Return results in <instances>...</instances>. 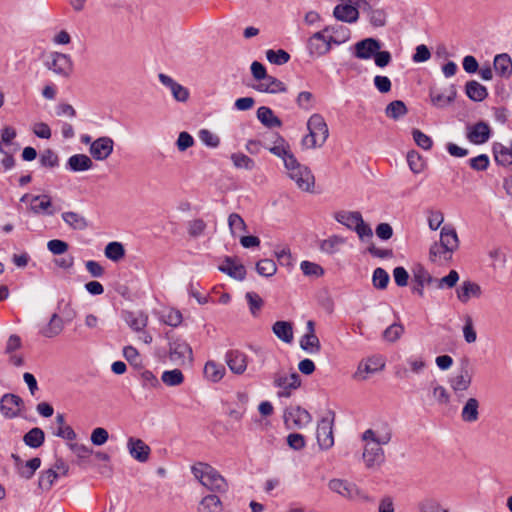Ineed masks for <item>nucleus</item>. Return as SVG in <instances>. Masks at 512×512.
I'll use <instances>...</instances> for the list:
<instances>
[{
  "label": "nucleus",
  "mask_w": 512,
  "mask_h": 512,
  "mask_svg": "<svg viewBox=\"0 0 512 512\" xmlns=\"http://www.w3.org/2000/svg\"><path fill=\"white\" fill-rule=\"evenodd\" d=\"M493 153L495 161L503 166L512 164V153L501 143H494Z\"/></svg>",
  "instance_id": "nucleus-43"
},
{
  "label": "nucleus",
  "mask_w": 512,
  "mask_h": 512,
  "mask_svg": "<svg viewBox=\"0 0 512 512\" xmlns=\"http://www.w3.org/2000/svg\"><path fill=\"white\" fill-rule=\"evenodd\" d=\"M204 376L211 382H219L225 375L226 369L222 364L208 361L203 370Z\"/></svg>",
  "instance_id": "nucleus-35"
},
{
  "label": "nucleus",
  "mask_w": 512,
  "mask_h": 512,
  "mask_svg": "<svg viewBox=\"0 0 512 512\" xmlns=\"http://www.w3.org/2000/svg\"><path fill=\"white\" fill-rule=\"evenodd\" d=\"M457 95V90L455 85L451 84L443 89H439L437 87H432L430 89V98L431 102L434 106L439 108H444L451 104Z\"/></svg>",
  "instance_id": "nucleus-13"
},
{
  "label": "nucleus",
  "mask_w": 512,
  "mask_h": 512,
  "mask_svg": "<svg viewBox=\"0 0 512 512\" xmlns=\"http://www.w3.org/2000/svg\"><path fill=\"white\" fill-rule=\"evenodd\" d=\"M105 256L112 261H119L125 256V249L122 243L113 241L106 245Z\"/></svg>",
  "instance_id": "nucleus-44"
},
{
  "label": "nucleus",
  "mask_w": 512,
  "mask_h": 512,
  "mask_svg": "<svg viewBox=\"0 0 512 512\" xmlns=\"http://www.w3.org/2000/svg\"><path fill=\"white\" fill-rule=\"evenodd\" d=\"M231 161L235 168L253 170L255 168V161L243 153H233L231 155Z\"/></svg>",
  "instance_id": "nucleus-48"
},
{
  "label": "nucleus",
  "mask_w": 512,
  "mask_h": 512,
  "mask_svg": "<svg viewBox=\"0 0 512 512\" xmlns=\"http://www.w3.org/2000/svg\"><path fill=\"white\" fill-rule=\"evenodd\" d=\"M418 510L420 512H449L437 499L430 497L424 498L418 503Z\"/></svg>",
  "instance_id": "nucleus-46"
},
{
  "label": "nucleus",
  "mask_w": 512,
  "mask_h": 512,
  "mask_svg": "<svg viewBox=\"0 0 512 512\" xmlns=\"http://www.w3.org/2000/svg\"><path fill=\"white\" fill-rule=\"evenodd\" d=\"M414 286L412 291L420 297L424 296L425 286H435V278L423 267H418L413 273Z\"/></svg>",
  "instance_id": "nucleus-20"
},
{
  "label": "nucleus",
  "mask_w": 512,
  "mask_h": 512,
  "mask_svg": "<svg viewBox=\"0 0 512 512\" xmlns=\"http://www.w3.org/2000/svg\"><path fill=\"white\" fill-rule=\"evenodd\" d=\"M362 440L366 442L362 454L367 469L380 467L385 461V452L382 445H387L392 439V431L388 424L381 429H367L362 434Z\"/></svg>",
  "instance_id": "nucleus-2"
},
{
  "label": "nucleus",
  "mask_w": 512,
  "mask_h": 512,
  "mask_svg": "<svg viewBox=\"0 0 512 512\" xmlns=\"http://www.w3.org/2000/svg\"><path fill=\"white\" fill-rule=\"evenodd\" d=\"M301 271L306 276L320 277L324 274V269L317 263L310 261H302L300 264Z\"/></svg>",
  "instance_id": "nucleus-57"
},
{
  "label": "nucleus",
  "mask_w": 512,
  "mask_h": 512,
  "mask_svg": "<svg viewBox=\"0 0 512 512\" xmlns=\"http://www.w3.org/2000/svg\"><path fill=\"white\" fill-rule=\"evenodd\" d=\"M198 136L207 147L216 148L220 144V138L208 129H201Z\"/></svg>",
  "instance_id": "nucleus-59"
},
{
  "label": "nucleus",
  "mask_w": 512,
  "mask_h": 512,
  "mask_svg": "<svg viewBox=\"0 0 512 512\" xmlns=\"http://www.w3.org/2000/svg\"><path fill=\"white\" fill-rule=\"evenodd\" d=\"M24 443L31 448H39L45 441V434L41 428L35 427L23 436Z\"/></svg>",
  "instance_id": "nucleus-41"
},
{
  "label": "nucleus",
  "mask_w": 512,
  "mask_h": 512,
  "mask_svg": "<svg viewBox=\"0 0 512 512\" xmlns=\"http://www.w3.org/2000/svg\"><path fill=\"white\" fill-rule=\"evenodd\" d=\"M222 510V502L215 494L203 497L198 505V512H222Z\"/></svg>",
  "instance_id": "nucleus-34"
},
{
  "label": "nucleus",
  "mask_w": 512,
  "mask_h": 512,
  "mask_svg": "<svg viewBox=\"0 0 512 512\" xmlns=\"http://www.w3.org/2000/svg\"><path fill=\"white\" fill-rule=\"evenodd\" d=\"M64 329V321L63 319L57 314L54 313L48 324L45 325L41 330L40 333L42 336L46 338H54L58 336Z\"/></svg>",
  "instance_id": "nucleus-28"
},
{
  "label": "nucleus",
  "mask_w": 512,
  "mask_h": 512,
  "mask_svg": "<svg viewBox=\"0 0 512 512\" xmlns=\"http://www.w3.org/2000/svg\"><path fill=\"white\" fill-rule=\"evenodd\" d=\"M317 442L321 449L328 450L334 445L333 420L323 418L317 427Z\"/></svg>",
  "instance_id": "nucleus-14"
},
{
  "label": "nucleus",
  "mask_w": 512,
  "mask_h": 512,
  "mask_svg": "<svg viewBox=\"0 0 512 512\" xmlns=\"http://www.w3.org/2000/svg\"><path fill=\"white\" fill-rule=\"evenodd\" d=\"M452 255L439 242L433 243L429 250V259L434 263L448 262L452 259Z\"/></svg>",
  "instance_id": "nucleus-39"
},
{
  "label": "nucleus",
  "mask_w": 512,
  "mask_h": 512,
  "mask_svg": "<svg viewBox=\"0 0 512 512\" xmlns=\"http://www.w3.org/2000/svg\"><path fill=\"white\" fill-rule=\"evenodd\" d=\"M51 206V199L47 195L34 196L32 198L31 210L34 213L46 211Z\"/></svg>",
  "instance_id": "nucleus-60"
},
{
  "label": "nucleus",
  "mask_w": 512,
  "mask_h": 512,
  "mask_svg": "<svg viewBox=\"0 0 512 512\" xmlns=\"http://www.w3.org/2000/svg\"><path fill=\"white\" fill-rule=\"evenodd\" d=\"M361 217V213L357 211H338L334 214V218L338 223L352 230Z\"/></svg>",
  "instance_id": "nucleus-38"
},
{
  "label": "nucleus",
  "mask_w": 512,
  "mask_h": 512,
  "mask_svg": "<svg viewBox=\"0 0 512 512\" xmlns=\"http://www.w3.org/2000/svg\"><path fill=\"white\" fill-rule=\"evenodd\" d=\"M407 162L409 165L410 170L414 174H419L424 170V161L421 157V155L416 151H410L407 154Z\"/></svg>",
  "instance_id": "nucleus-52"
},
{
  "label": "nucleus",
  "mask_w": 512,
  "mask_h": 512,
  "mask_svg": "<svg viewBox=\"0 0 512 512\" xmlns=\"http://www.w3.org/2000/svg\"><path fill=\"white\" fill-rule=\"evenodd\" d=\"M407 112V107L401 100H394L390 102L385 109L387 117L393 120H398L399 118L405 116Z\"/></svg>",
  "instance_id": "nucleus-42"
},
{
  "label": "nucleus",
  "mask_w": 512,
  "mask_h": 512,
  "mask_svg": "<svg viewBox=\"0 0 512 512\" xmlns=\"http://www.w3.org/2000/svg\"><path fill=\"white\" fill-rule=\"evenodd\" d=\"M309 133L303 137L302 146L306 149L321 147L329 136L328 126L320 114H313L307 122Z\"/></svg>",
  "instance_id": "nucleus-3"
},
{
  "label": "nucleus",
  "mask_w": 512,
  "mask_h": 512,
  "mask_svg": "<svg viewBox=\"0 0 512 512\" xmlns=\"http://www.w3.org/2000/svg\"><path fill=\"white\" fill-rule=\"evenodd\" d=\"M479 402L476 398H469L461 411V418L464 422L473 423L479 418Z\"/></svg>",
  "instance_id": "nucleus-33"
},
{
  "label": "nucleus",
  "mask_w": 512,
  "mask_h": 512,
  "mask_svg": "<svg viewBox=\"0 0 512 512\" xmlns=\"http://www.w3.org/2000/svg\"><path fill=\"white\" fill-rule=\"evenodd\" d=\"M63 221L74 230H84L88 226L86 218L77 212L68 211L62 213Z\"/></svg>",
  "instance_id": "nucleus-37"
},
{
  "label": "nucleus",
  "mask_w": 512,
  "mask_h": 512,
  "mask_svg": "<svg viewBox=\"0 0 512 512\" xmlns=\"http://www.w3.org/2000/svg\"><path fill=\"white\" fill-rule=\"evenodd\" d=\"M194 478L211 492H225L226 480L211 465L203 462L194 464Z\"/></svg>",
  "instance_id": "nucleus-4"
},
{
  "label": "nucleus",
  "mask_w": 512,
  "mask_h": 512,
  "mask_svg": "<svg viewBox=\"0 0 512 512\" xmlns=\"http://www.w3.org/2000/svg\"><path fill=\"white\" fill-rule=\"evenodd\" d=\"M257 91L263 93H280L286 91L285 84L278 80L277 78L268 75L264 80H262L258 85L254 87Z\"/></svg>",
  "instance_id": "nucleus-26"
},
{
  "label": "nucleus",
  "mask_w": 512,
  "mask_h": 512,
  "mask_svg": "<svg viewBox=\"0 0 512 512\" xmlns=\"http://www.w3.org/2000/svg\"><path fill=\"white\" fill-rule=\"evenodd\" d=\"M385 363L380 357H370L366 360H362L352 378L357 381H365L369 374H374L378 371L383 370Z\"/></svg>",
  "instance_id": "nucleus-10"
},
{
  "label": "nucleus",
  "mask_w": 512,
  "mask_h": 512,
  "mask_svg": "<svg viewBox=\"0 0 512 512\" xmlns=\"http://www.w3.org/2000/svg\"><path fill=\"white\" fill-rule=\"evenodd\" d=\"M413 139L415 143L424 150H430L433 145L432 139L418 129L412 131Z\"/></svg>",
  "instance_id": "nucleus-63"
},
{
  "label": "nucleus",
  "mask_w": 512,
  "mask_h": 512,
  "mask_svg": "<svg viewBox=\"0 0 512 512\" xmlns=\"http://www.w3.org/2000/svg\"><path fill=\"white\" fill-rule=\"evenodd\" d=\"M93 167L92 159L86 154H75L69 157L67 168L72 172H82Z\"/></svg>",
  "instance_id": "nucleus-25"
},
{
  "label": "nucleus",
  "mask_w": 512,
  "mask_h": 512,
  "mask_svg": "<svg viewBox=\"0 0 512 512\" xmlns=\"http://www.w3.org/2000/svg\"><path fill=\"white\" fill-rule=\"evenodd\" d=\"M465 92L467 97L475 102H481L488 96L486 87L475 80L466 83Z\"/></svg>",
  "instance_id": "nucleus-29"
},
{
  "label": "nucleus",
  "mask_w": 512,
  "mask_h": 512,
  "mask_svg": "<svg viewBox=\"0 0 512 512\" xmlns=\"http://www.w3.org/2000/svg\"><path fill=\"white\" fill-rule=\"evenodd\" d=\"M228 225L232 234H236L237 232H245L247 229L245 221L237 213H231L229 215Z\"/></svg>",
  "instance_id": "nucleus-56"
},
{
  "label": "nucleus",
  "mask_w": 512,
  "mask_h": 512,
  "mask_svg": "<svg viewBox=\"0 0 512 512\" xmlns=\"http://www.w3.org/2000/svg\"><path fill=\"white\" fill-rule=\"evenodd\" d=\"M439 243L453 254L459 247V239L456 230L448 225L442 227Z\"/></svg>",
  "instance_id": "nucleus-23"
},
{
  "label": "nucleus",
  "mask_w": 512,
  "mask_h": 512,
  "mask_svg": "<svg viewBox=\"0 0 512 512\" xmlns=\"http://www.w3.org/2000/svg\"><path fill=\"white\" fill-rule=\"evenodd\" d=\"M57 478L58 473L55 469H48L44 471L41 473L38 480L39 488L42 490H49Z\"/></svg>",
  "instance_id": "nucleus-53"
},
{
  "label": "nucleus",
  "mask_w": 512,
  "mask_h": 512,
  "mask_svg": "<svg viewBox=\"0 0 512 512\" xmlns=\"http://www.w3.org/2000/svg\"><path fill=\"white\" fill-rule=\"evenodd\" d=\"M24 401L16 394L7 393L0 399V411L5 418L13 419L20 415Z\"/></svg>",
  "instance_id": "nucleus-8"
},
{
  "label": "nucleus",
  "mask_w": 512,
  "mask_h": 512,
  "mask_svg": "<svg viewBox=\"0 0 512 512\" xmlns=\"http://www.w3.org/2000/svg\"><path fill=\"white\" fill-rule=\"evenodd\" d=\"M41 459L38 457L32 458L24 463V468L21 471V477L30 479L33 477L35 471L40 467Z\"/></svg>",
  "instance_id": "nucleus-64"
},
{
  "label": "nucleus",
  "mask_w": 512,
  "mask_h": 512,
  "mask_svg": "<svg viewBox=\"0 0 512 512\" xmlns=\"http://www.w3.org/2000/svg\"><path fill=\"white\" fill-rule=\"evenodd\" d=\"M459 280V274L456 270H451L448 275L442 278H435V287L438 289H451L456 286Z\"/></svg>",
  "instance_id": "nucleus-49"
},
{
  "label": "nucleus",
  "mask_w": 512,
  "mask_h": 512,
  "mask_svg": "<svg viewBox=\"0 0 512 512\" xmlns=\"http://www.w3.org/2000/svg\"><path fill=\"white\" fill-rule=\"evenodd\" d=\"M219 270L229 277L242 281L246 277V268L241 263H237L234 259L226 257L223 264L219 266Z\"/></svg>",
  "instance_id": "nucleus-22"
},
{
  "label": "nucleus",
  "mask_w": 512,
  "mask_h": 512,
  "mask_svg": "<svg viewBox=\"0 0 512 512\" xmlns=\"http://www.w3.org/2000/svg\"><path fill=\"white\" fill-rule=\"evenodd\" d=\"M162 320L169 326L177 327L182 322V314L178 310L169 309L163 312Z\"/></svg>",
  "instance_id": "nucleus-61"
},
{
  "label": "nucleus",
  "mask_w": 512,
  "mask_h": 512,
  "mask_svg": "<svg viewBox=\"0 0 512 512\" xmlns=\"http://www.w3.org/2000/svg\"><path fill=\"white\" fill-rule=\"evenodd\" d=\"M361 10L367 15L372 26L383 27L386 24L387 14L384 9L374 8L369 2H367L363 5Z\"/></svg>",
  "instance_id": "nucleus-24"
},
{
  "label": "nucleus",
  "mask_w": 512,
  "mask_h": 512,
  "mask_svg": "<svg viewBox=\"0 0 512 512\" xmlns=\"http://www.w3.org/2000/svg\"><path fill=\"white\" fill-rule=\"evenodd\" d=\"M344 242L345 240L341 236L333 235L321 242L320 249L324 253L334 254Z\"/></svg>",
  "instance_id": "nucleus-47"
},
{
  "label": "nucleus",
  "mask_w": 512,
  "mask_h": 512,
  "mask_svg": "<svg viewBox=\"0 0 512 512\" xmlns=\"http://www.w3.org/2000/svg\"><path fill=\"white\" fill-rule=\"evenodd\" d=\"M472 377L466 368H462L460 373L450 380V386L455 393L466 391L471 385Z\"/></svg>",
  "instance_id": "nucleus-31"
},
{
  "label": "nucleus",
  "mask_w": 512,
  "mask_h": 512,
  "mask_svg": "<svg viewBox=\"0 0 512 512\" xmlns=\"http://www.w3.org/2000/svg\"><path fill=\"white\" fill-rule=\"evenodd\" d=\"M161 380L166 386H179L184 381V375L179 369L167 370L162 373Z\"/></svg>",
  "instance_id": "nucleus-45"
},
{
  "label": "nucleus",
  "mask_w": 512,
  "mask_h": 512,
  "mask_svg": "<svg viewBox=\"0 0 512 512\" xmlns=\"http://www.w3.org/2000/svg\"><path fill=\"white\" fill-rule=\"evenodd\" d=\"M256 271L259 275L264 277H271L277 271L275 262L271 259H262L256 264Z\"/></svg>",
  "instance_id": "nucleus-51"
},
{
  "label": "nucleus",
  "mask_w": 512,
  "mask_h": 512,
  "mask_svg": "<svg viewBox=\"0 0 512 512\" xmlns=\"http://www.w3.org/2000/svg\"><path fill=\"white\" fill-rule=\"evenodd\" d=\"M266 58L272 64L283 65L290 60V55L283 49H279L276 51L269 49L266 51Z\"/></svg>",
  "instance_id": "nucleus-50"
},
{
  "label": "nucleus",
  "mask_w": 512,
  "mask_h": 512,
  "mask_svg": "<svg viewBox=\"0 0 512 512\" xmlns=\"http://www.w3.org/2000/svg\"><path fill=\"white\" fill-rule=\"evenodd\" d=\"M114 141L108 136L99 137L94 140L89 148L91 157L97 161L106 160L113 152Z\"/></svg>",
  "instance_id": "nucleus-11"
},
{
  "label": "nucleus",
  "mask_w": 512,
  "mask_h": 512,
  "mask_svg": "<svg viewBox=\"0 0 512 512\" xmlns=\"http://www.w3.org/2000/svg\"><path fill=\"white\" fill-rule=\"evenodd\" d=\"M225 361L229 369L235 374H243L247 368V356L239 350L228 351Z\"/></svg>",
  "instance_id": "nucleus-21"
},
{
  "label": "nucleus",
  "mask_w": 512,
  "mask_h": 512,
  "mask_svg": "<svg viewBox=\"0 0 512 512\" xmlns=\"http://www.w3.org/2000/svg\"><path fill=\"white\" fill-rule=\"evenodd\" d=\"M273 384L279 389L277 392L278 397L288 398L294 390L300 387L301 379L296 372H292L289 375L278 372L273 377Z\"/></svg>",
  "instance_id": "nucleus-6"
},
{
  "label": "nucleus",
  "mask_w": 512,
  "mask_h": 512,
  "mask_svg": "<svg viewBox=\"0 0 512 512\" xmlns=\"http://www.w3.org/2000/svg\"><path fill=\"white\" fill-rule=\"evenodd\" d=\"M359 7L341 2L333 10V16L341 22L355 23L359 18Z\"/></svg>",
  "instance_id": "nucleus-18"
},
{
  "label": "nucleus",
  "mask_w": 512,
  "mask_h": 512,
  "mask_svg": "<svg viewBox=\"0 0 512 512\" xmlns=\"http://www.w3.org/2000/svg\"><path fill=\"white\" fill-rule=\"evenodd\" d=\"M493 66L500 77L509 78L512 75V60L507 53L496 55Z\"/></svg>",
  "instance_id": "nucleus-27"
},
{
  "label": "nucleus",
  "mask_w": 512,
  "mask_h": 512,
  "mask_svg": "<svg viewBox=\"0 0 512 512\" xmlns=\"http://www.w3.org/2000/svg\"><path fill=\"white\" fill-rule=\"evenodd\" d=\"M308 54L313 58L322 57L330 52L329 43L326 42V35L321 30L312 34L307 41Z\"/></svg>",
  "instance_id": "nucleus-12"
},
{
  "label": "nucleus",
  "mask_w": 512,
  "mask_h": 512,
  "mask_svg": "<svg viewBox=\"0 0 512 512\" xmlns=\"http://www.w3.org/2000/svg\"><path fill=\"white\" fill-rule=\"evenodd\" d=\"M490 136L491 129L486 122L479 121L467 128L466 137L473 144H484L489 140Z\"/></svg>",
  "instance_id": "nucleus-15"
},
{
  "label": "nucleus",
  "mask_w": 512,
  "mask_h": 512,
  "mask_svg": "<svg viewBox=\"0 0 512 512\" xmlns=\"http://www.w3.org/2000/svg\"><path fill=\"white\" fill-rule=\"evenodd\" d=\"M40 163L43 167L54 168L59 165L58 155L52 149H46L40 155Z\"/></svg>",
  "instance_id": "nucleus-58"
},
{
  "label": "nucleus",
  "mask_w": 512,
  "mask_h": 512,
  "mask_svg": "<svg viewBox=\"0 0 512 512\" xmlns=\"http://www.w3.org/2000/svg\"><path fill=\"white\" fill-rule=\"evenodd\" d=\"M404 327L400 323H393L383 332V338L388 342L397 341L403 334Z\"/></svg>",
  "instance_id": "nucleus-54"
},
{
  "label": "nucleus",
  "mask_w": 512,
  "mask_h": 512,
  "mask_svg": "<svg viewBox=\"0 0 512 512\" xmlns=\"http://www.w3.org/2000/svg\"><path fill=\"white\" fill-rule=\"evenodd\" d=\"M329 489L348 500L360 499L370 501V497L364 493L355 483L345 479L334 478L328 482Z\"/></svg>",
  "instance_id": "nucleus-5"
},
{
  "label": "nucleus",
  "mask_w": 512,
  "mask_h": 512,
  "mask_svg": "<svg viewBox=\"0 0 512 512\" xmlns=\"http://www.w3.org/2000/svg\"><path fill=\"white\" fill-rule=\"evenodd\" d=\"M272 331L277 338L285 343L293 341V327L288 321H276L272 326Z\"/></svg>",
  "instance_id": "nucleus-32"
},
{
  "label": "nucleus",
  "mask_w": 512,
  "mask_h": 512,
  "mask_svg": "<svg viewBox=\"0 0 512 512\" xmlns=\"http://www.w3.org/2000/svg\"><path fill=\"white\" fill-rule=\"evenodd\" d=\"M482 295V289L476 282L465 280L456 289L457 299L466 304L471 298H480Z\"/></svg>",
  "instance_id": "nucleus-17"
},
{
  "label": "nucleus",
  "mask_w": 512,
  "mask_h": 512,
  "mask_svg": "<svg viewBox=\"0 0 512 512\" xmlns=\"http://www.w3.org/2000/svg\"><path fill=\"white\" fill-rule=\"evenodd\" d=\"M312 420L310 413L299 407L287 408L284 412V422L288 429H300L307 426Z\"/></svg>",
  "instance_id": "nucleus-7"
},
{
  "label": "nucleus",
  "mask_w": 512,
  "mask_h": 512,
  "mask_svg": "<svg viewBox=\"0 0 512 512\" xmlns=\"http://www.w3.org/2000/svg\"><path fill=\"white\" fill-rule=\"evenodd\" d=\"M272 154L283 160L287 174L295 182L297 187L305 192H313L315 177L311 170L298 162L290 150L289 144L280 136L277 137L274 145L266 147Z\"/></svg>",
  "instance_id": "nucleus-1"
},
{
  "label": "nucleus",
  "mask_w": 512,
  "mask_h": 512,
  "mask_svg": "<svg viewBox=\"0 0 512 512\" xmlns=\"http://www.w3.org/2000/svg\"><path fill=\"white\" fill-rule=\"evenodd\" d=\"M124 319L128 326L136 331H142L148 323V316L143 312H126Z\"/></svg>",
  "instance_id": "nucleus-30"
},
{
  "label": "nucleus",
  "mask_w": 512,
  "mask_h": 512,
  "mask_svg": "<svg viewBox=\"0 0 512 512\" xmlns=\"http://www.w3.org/2000/svg\"><path fill=\"white\" fill-rule=\"evenodd\" d=\"M250 312L253 316H256L263 306L262 298L255 292H247L245 295Z\"/></svg>",
  "instance_id": "nucleus-62"
},
{
  "label": "nucleus",
  "mask_w": 512,
  "mask_h": 512,
  "mask_svg": "<svg viewBox=\"0 0 512 512\" xmlns=\"http://www.w3.org/2000/svg\"><path fill=\"white\" fill-rule=\"evenodd\" d=\"M51 61L47 62L49 70L62 77H69L73 71V62L69 55L53 52L50 54Z\"/></svg>",
  "instance_id": "nucleus-9"
},
{
  "label": "nucleus",
  "mask_w": 512,
  "mask_h": 512,
  "mask_svg": "<svg viewBox=\"0 0 512 512\" xmlns=\"http://www.w3.org/2000/svg\"><path fill=\"white\" fill-rule=\"evenodd\" d=\"M127 448L135 460L141 463L148 461L151 449L143 440L130 437L127 441Z\"/></svg>",
  "instance_id": "nucleus-19"
},
{
  "label": "nucleus",
  "mask_w": 512,
  "mask_h": 512,
  "mask_svg": "<svg viewBox=\"0 0 512 512\" xmlns=\"http://www.w3.org/2000/svg\"><path fill=\"white\" fill-rule=\"evenodd\" d=\"M302 350L309 354H317L321 350L320 340L316 334H304L299 341Z\"/></svg>",
  "instance_id": "nucleus-40"
},
{
  "label": "nucleus",
  "mask_w": 512,
  "mask_h": 512,
  "mask_svg": "<svg viewBox=\"0 0 512 512\" xmlns=\"http://www.w3.org/2000/svg\"><path fill=\"white\" fill-rule=\"evenodd\" d=\"M258 120L268 128H275L281 126V120L274 115V112L266 106H261L257 110Z\"/></svg>",
  "instance_id": "nucleus-36"
},
{
  "label": "nucleus",
  "mask_w": 512,
  "mask_h": 512,
  "mask_svg": "<svg viewBox=\"0 0 512 512\" xmlns=\"http://www.w3.org/2000/svg\"><path fill=\"white\" fill-rule=\"evenodd\" d=\"M389 274L383 268H376L373 272L372 282L375 288L385 289L389 283Z\"/></svg>",
  "instance_id": "nucleus-55"
},
{
  "label": "nucleus",
  "mask_w": 512,
  "mask_h": 512,
  "mask_svg": "<svg viewBox=\"0 0 512 512\" xmlns=\"http://www.w3.org/2000/svg\"><path fill=\"white\" fill-rule=\"evenodd\" d=\"M354 55L358 59H371L381 49V42L375 38H365L355 44Z\"/></svg>",
  "instance_id": "nucleus-16"
}]
</instances>
